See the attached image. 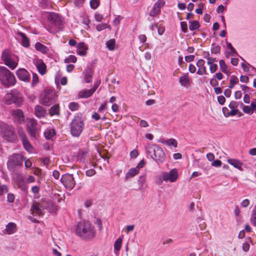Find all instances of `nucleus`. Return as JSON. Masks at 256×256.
I'll list each match as a JSON object with an SVG mask.
<instances>
[{
  "label": "nucleus",
  "instance_id": "nucleus-41",
  "mask_svg": "<svg viewBox=\"0 0 256 256\" xmlns=\"http://www.w3.org/2000/svg\"><path fill=\"white\" fill-rule=\"evenodd\" d=\"M116 42L114 39H110L106 42V48L110 50H113L115 48Z\"/></svg>",
  "mask_w": 256,
  "mask_h": 256
},
{
  "label": "nucleus",
  "instance_id": "nucleus-1",
  "mask_svg": "<svg viewBox=\"0 0 256 256\" xmlns=\"http://www.w3.org/2000/svg\"><path fill=\"white\" fill-rule=\"evenodd\" d=\"M76 234L84 239H92L95 236L94 226L89 222H80L76 226Z\"/></svg>",
  "mask_w": 256,
  "mask_h": 256
},
{
  "label": "nucleus",
  "instance_id": "nucleus-55",
  "mask_svg": "<svg viewBox=\"0 0 256 256\" xmlns=\"http://www.w3.org/2000/svg\"><path fill=\"white\" fill-rule=\"evenodd\" d=\"M180 27L184 32H186L188 31V25L186 22H180Z\"/></svg>",
  "mask_w": 256,
  "mask_h": 256
},
{
  "label": "nucleus",
  "instance_id": "nucleus-11",
  "mask_svg": "<svg viewBox=\"0 0 256 256\" xmlns=\"http://www.w3.org/2000/svg\"><path fill=\"white\" fill-rule=\"evenodd\" d=\"M37 126V121L34 118L30 119L26 124L28 133L30 136L34 140L36 139V135L38 132Z\"/></svg>",
  "mask_w": 256,
  "mask_h": 256
},
{
  "label": "nucleus",
  "instance_id": "nucleus-44",
  "mask_svg": "<svg viewBox=\"0 0 256 256\" xmlns=\"http://www.w3.org/2000/svg\"><path fill=\"white\" fill-rule=\"evenodd\" d=\"M48 18L49 20H52L54 22L58 21L60 19L58 15L57 14L54 12L50 13L48 14Z\"/></svg>",
  "mask_w": 256,
  "mask_h": 256
},
{
  "label": "nucleus",
  "instance_id": "nucleus-14",
  "mask_svg": "<svg viewBox=\"0 0 256 256\" xmlns=\"http://www.w3.org/2000/svg\"><path fill=\"white\" fill-rule=\"evenodd\" d=\"M18 78L25 82H29L30 80V75L28 72L24 68H19L16 72Z\"/></svg>",
  "mask_w": 256,
  "mask_h": 256
},
{
  "label": "nucleus",
  "instance_id": "nucleus-59",
  "mask_svg": "<svg viewBox=\"0 0 256 256\" xmlns=\"http://www.w3.org/2000/svg\"><path fill=\"white\" fill-rule=\"evenodd\" d=\"M240 88L244 93L250 92L253 91V90H250V88L249 87L246 85H242L240 86Z\"/></svg>",
  "mask_w": 256,
  "mask_h": 256
},
{
  "label": "nucleus",
  "instance_id": "nucleus-56",
  "mask_svg": "<svg viewBox=\"0 0 256 256\" xmlns=\"http://www.w3.org/2000/svg\"><path fill=\"white\" fill-rule=\"evenodd\" d=\"M204 58L206 60L207 62L208 60L210 61H217L216 58H212L210 56V54L209 52H207L206 54L204 55Z\"/></svg>",
  "mask_w": 256,
  "mask_h": 256
},
{
  "label": "nucleus",
  "instance_id": "nucleus-3",
  "mask_svg": "<svg viewBox=\"0 0 256 256\" xmlns=\"http://www.w3.org/2000/svg\"><path fill=\"white\" fill-rule=\"evenodd\" d=\"M5 104L8 105L12 104H15L17 106H20L24 102V97L21 92L16 89L10 90L4 96Z\"/></svg>",
  "mask_w": 256,
  "mask_h": 256
},
{
  "label": "nucleus",
  "instance_id": "nucleus-23",
  "mask_svg": "<svg viewBox=\"0 0 256 256\" xmlns=\"http://www.w3.org/2000/svg\"><path fill=\"white\" fill-rule=\"evenodd\" d=\"M12 116L16 118L20 122H24V114L22 110L17 109L12 112Z\"/></svg>",
  "mask_w": 256,
  "mask_h": 256
},
{
  "label": "nucleus",
  "instance_id": "nucleus-60",
  "mask_svg": "<svg viewBox=\"0 0 256 256\" xmlns=\"http://www.w3.org/2000/svg\"><path fill=\"white\" fill-rule=\"evenodd\" d=\"M213 77L214 78L216 79L220 80L223 78L224 75L222 72H218L216 73L214 75Z\"/></svg>",
  "mask_w": 256,
  "mask_h": 256
},
{
  "label": "nucleus",
  "instance_id": "nucleus-32",
  "mask_svg": "<svg viewBox=\"0 0 256 256\" xmlns=\"http://www.w3.org/2000/svg\"><path fill=\"white\" fill-rule=\"evenodd\" d=\"M217 61H210L207 62V64L209 66L210 71L212 74L214 73L218 68V66L215 64Z\"/></svg>",
  "mask_w": 256,
  "mask_h": 256
},
{
  "label": "nucleus",
  "instance_id": "nucleus-24",
  "mask_svg": "<svg viewBox=\"0 0 256 256\" xmlns=\"http://www.w3.org/2000/svg\"><path fill=\"white\" fill-rule=\"evenodd\" d=\"M94 90H82L80 91L78 95L79 98H86L91 96L94 94Z\"/></svg>",
  "mask_w": 256,
  "mask_h": 256
},
{
  "label": "nucleus",
  "instance_id": "nucleus-20",
  "mask_svg": "<svg viewBox=\"0 0 256 256\" xmlns=\"http://www.w3.org/2000/svg\"><path fill=\"white\" fill-rule=\"evenodd\" d=\"M17 231L16 224L14 222H9L6 226V229L4 230V234H12Z\"/></svg>",
  "mask_w": 256,
  "mask_h": 256
},
{
  "label": "nucleus",
  "instance_id": "nucleus-29",
  "mask_svg": "<svg viewBox=\"0 0 256 256\" xmlns=\"http://www.w3.org/2000/svg\"><path fill=\"white\" fill-rule=\"evenodd\" d=\"M35 48L42 54H46L49 51L48 48L39 42H37L35 44Z\"/></svg>",
  "mask_w": 256,
  "mask_h": 256
},
{
  "label": "nucleus",
  "instance_id": "nucleus-42",
  "mask_svg": "<svg viewBox=\"0 0 256 256\" xmlns=\"http://www.w3.org/2000/svg\"><path fill=\"white\" fill-rule=\"evenodd\" d=\"M189 28L190 30H194L199 28L200 25L197 20H193L190 22Z\"/></svg>",
  "mask_w": 256,
  "mask_h": 256
},
{
  "label": "nucleus",
  "instance_id": "nucleus-61",
  "mask_svg": "<svg viewBox=\"0 0 256 256\" xmlns=\"http://www.w3.org/2000/svg\"><path fill=\"white\" fill-rule=\"evenodd\" d=\"M212 166L214 167H220L222 166V162L220 160H216L212 162Z\"/></svg>",
  "mask_w": 256,
  "mask_h": 256
},
{
  "label": "nucleus",
  "instance_id": "nucleus-64",
  "mask_svg": "<svg viewBox=\"0 0 256 256\" xmlns=\"http://www.w3.org/2000/svg\"><path fill=\"white\" fill-rule=\"evenodd\" d=\"M138 155V152L136 150H134L130 152V156L132 158H136Z\"/></svg>",
  "mask_w": 256,
  "mask_h": 256
},
{
  "label": "nucleus",
  "instance_id": "nucleus-22",
  "mask_svg": "<svg viewBox=\"0 0 256 256\" xmlns=\"http://www.w3.org/2000/svg\"><path fill=\"white\" fill-rule=\"evenodd\" d=\"M18 34L20 36L21 38L22 45L26 48H28L30 46V39L26 36V34L22 32H18Z\"/></svg>",
  "mask_w": 256,
  "mask_h": 256
},
{
  "label": "nucleus",
  "instance_id": "nucleus-21",
  "mask_svg": "<svg viewBox=\"0 0 256 256\" xmlns=\"http://www.w3.org/2000/svg\"><path fill=\"white\" fill-rule=\"evenodd\" d=\"M227 162L230 164L232 166L238 169V170L240 171L243 170L242 168L243 164L240 160L234 158H228V159Z\"/></svg>",
  "mask_w": 256,
  "mask_h": 256
},
{
  "label": "nucleus",
  "instance_id": "nucleus-58",
  "mask_svg": "<svg viewBox=\"0 0 256 256\" xmlns=\"http://www.w3.org/2000/svg\"><path fill=\"white\" fill-rule=\"evenodd\" d=\"M107 28V24H98L96 26V30L98 31H101Z\"/></svg>",
  "mask_w": 256,
  "mask_h": 256
},
{
  "label": "nucleus",
  "instance_id": "nucleus-8",
  "mask_svg": "<svg viewBox=\"0 0 256 256\" xmlns=\"http://www.w3.org/2000/svg\"><path fill=\"white\" fill-rule=\"evenodd\" d=\"M23 160H25V158L21 154H12L9 156L6 163L8 168L14 170L16 166H22Z\"/></svg>",
  "mask_w": 256,
  "mask_h": 256
},
{
  "label": "nucleus",
  "instance_id": "nucleus-10",
  "mask_svg": "<svg viewBox=\"0 0 256 256\" xmlns=\"http://www.w3.org/2000/svg\"><path fill=\"white\" fill-rule=\"evenodd\" d=\"M44 206L42 203V199L39 201H34L31 206L30 212L33 215L42 216L44 214Z\"/></svg>",
  "mask_w": 256,
  "mask_h": 256
},
{
  "label": "nucleus",
  "instance_id": "nucleus-38",
  "mask_svg": "<svg viewBox=\"0 0 256 256\" xmlns=\"http://www.w3.org/2000/svg\"><path fill=\"white\" fill-rule=\"evenodd\" d=\"M250 242L252 243L250 238H248L246 239V242L242 244V249L245 252H247L250 249Z\"/></svg>",
  "mask_w": 256,
  "mask_h": 256
},
{
  "label": "nucleus",
  "instance_id": "nucleus-15",
  "mask_svg": "<svg viewBox=\"0 0 256 256\" xmlns=\"http://www.w3.org/2000/svg\"><path fill=\"white\" fill-rule=\"evenodd\" d=\"M196 65L198 67V70L196 72L200 76L208 74L206 68L205 66V61L203 59H199L196 62Z\"/></svg>",
  "mask_w": 256,
  "mask_h": 256
},
{
  "label": "nucleus",
  "instance_id": "nucleus-54",
  "mask_svg": "<svg viewBox=\"0 0 256 256\" xmlns=\"http://www.w3.org/2000/svg\"><path fill=\"white\" fill-rule=\"evenodd\" d=\"M86 0H74V4L76 7L80 8L82 7Z\"/></svg>",
  "mask_w": 256,
  "mask_h": 256
},
{
  "label": "nucleus",
  "instance_id": "nucleus-39",
  "mask_svg": "<svg viewBox=\"0 0 256 256\" xmlns=\"http://www.w3.org/2000/svg\"><path fill=\"white\" fill-rule=\"evenodd\" d=\"M250 222L254 226H256V204L254 206L252 210L250 218Z\"/></svg>",
  "mask_w": 256,
  "mask_h": 256
},
{
  "label": "nucleus",
  "instance_id": "nucleus-17",
  "mask_svg": "<svg viewBox=\"0 0 256 256\" xmlns=\"http://www.w3.org/2000/svg\"><path fill=\"white\" fill-rule=\"evenodd\" d=\"M46 110L41 106L37 105L34 108V115L38 118H44L46 115Z\"/></svg>",
  "mask_w": 256,
  "mask_h": 256
},
{
  "label": "nucleus",
  "instance_id": "nucleus-2",
  "mask_svg": "<svg viewBox=\"0 0 256 256\" xmlns=\"http://www.w3.org/2000/svg\"><path fill=\"white\" fill-rule=\"evenodd\" d=\"M147 153L156 162L162 163L166 159V154L162 148L156 144H148L146 148Z\"/></svg>",
  "mask_w": 256,
  "mask_h": 256
},
{
  "label": "nucleus",
  "instance_id": "nucleus-30",
  "mask_svg": "<svg viewBox=\"0 0 256 256\" xmlns=\"http://www.w3.org/2000/svg\"><path fill=\"white\" fill-rule=\"evenodd\" d=\"M139 172L138 168H134L130 169L128 172L126 174L125 178L126 180H128L130 178L134 176Z\"/></svg>",
  "mask_w": 256,
  "mask_h": 256
},
{
  "label": "nucleus",
  "instance_id": "nucleus-31",
  "mask_svg": "<svg viewBox=\"0 0 256 256\" xmlns=\"http://www.w3.org/2000/svg\"><path fill=\"white\" fill-rule=\"evenodd\" d=\"M179 82L182 86H188L190 84V78L188 76V74L180 76L179 78Z\"/></svg>",
  "mask_w": 256,
  "mask_h": 256
},
{
  "label": "nucleus",
  "instance_id": "nucleus-37",
  "mask_svg": "<svg viewBox=\"0 0 256 256\" xmlns=\"http://www.w3.org/2000/svg\"><path fill=\"white\" fill-rule=\"evenodd\" d=\"M45 138L47 140H50L55 134V130L54 129H47L44 132Z\"/></svg>",
  "mask_w": 256,
  "mask_h": 256
},
{
  "label": "nucleus",
  "instance_id": "nucleus-18",
  "mask_svg": "<svg viewBox=\"0 0 256 256\" xmlns=\"http://www.w3.org/2000/svg\"><path fill=\"white\" fill-rule=\"evenodd\" d=\"M76 53L80 56H86L87 54L88 46L83 42H80L76 46Z\"/></svg>",
  "mask_w": 256,
  "mask_h": 256
},
{
  "label": "nucleus",
  "instance_id": "nucleus-34",
  "mask_svg": "<svg viewBox=\"0 0 256 256\" xmlns=\"http://www.w3.org/2000/svg\"><path fill=\"white\" fill-rule=\"evenodd\" d=\"M93 75V72L90 70H88L84 73V81L86 83H90L92 80V77Z\"/></svg>",
  "mask_w": 256,
  "mask_h": 256
},
{
  "label": "nucleus",
  "instance_id": "nucleus-26",
  "mask_svg": "<svg viewBox=\"0 0 256 256\" xmlns=\"http://www.w3.org/2000/svg\"><path fill=\"white\" fill-rule=\"evenodd\" d=\"M22 140L24 149L28 152H32L33 148L25 136L22 135Z\"/></svg>",
  "mask_w": 256,
  "mask_h": 256
},
{
  "label": "nucleus",
  "instance_id": "nucleus-63",
  "mask_svg": "<svg viewBox=\"0 0 256 256\" xmlns=\"http://www.w3.org/2000/svg\"><path fill=\"white\" fill-rule=\"evenodd\" d=\"M218 100L220 105H223L226 102V98L223 96H220L218 97Z\"/></svg>",
  "mask_w": 256,
  "mask_h": 256
},
{
  "label": "nucleus",
  "instance_id": "nucleus-35",
  "mask_svg": "<svg viewBox=\"0 0 256 256\" xmlns=\"http://www.w3.org/2000/svg\"><path fill=\"white\" fill-rule=\"evenodd\" d=\"M238 83V79L235 76H232L230 77V84L228 86V88L230 89H232L234 88V86Z\"/></svg>",
  "mask_w": 256,
  "mask_h": 256
},
{
  "label": "nucleus",
  "instance_id": "nucleus-12",
  "mask_svg": "<svg viewBox=\"0 0 256 256\" xmlns=\"http://www.w3.org/2000/svg\"><path fill=\"white\" fill-rule=\"evenodd\" d=\"M61 182L67 189L72 190L76 185V182L72 174H66L62 175Z\"/></svg>",
  "mask_w": 256,
  "mask_h": 256
},
{
  "label": "nucleus",
  "instance_id": "nucleus-9",
  "mask_svg": "<svg viewBox=\"0 0 256 256\" xmlns=\"http://www.w3.org/2000/svg\"><path fill=\"white\" fill-rule=\"evenodd\" d=\"M70 132L74 136H78L84 128V123L80 116H75L70 123Z\"/></svg>",
  "mask_w": 256,
  "mask_h": 256
},
{
  "label": "nucleus",
  "instance_id": "nucleus-52",
  "mask_svg": "<svg viewBox=\"0 0 256 256\" xmlns=\"http://www.w3.org/2000/svg\"><path fill=\"white\" fill-rule=\"evenodd\" d=\"M238 103L236 102H235V101H232L229 105H228V107L231 109V110H238L237 108L238 107Z\"/></svg>",
  "mask_w": 256,
  "mask_h": 256
},
{
  "label": "nucleus",
  "instance_id": "nucleus-33",
  "mask_svg": "<svg viewBox=\"0 0 256 256\" xmlns=\"http://www.w3.org/2000/svg\"><path fill=\"white\" fill-rule=\"evenodd\" d=\"M36 68L38 72L42 75L44 74L46 72V65L45 64L42 62L40 63L36 64Z\"/></svg>",
  "mask_w": 256,
  "mask_h": 256
},
{
  "label": "nucleus",
  "instance_id": "nucleus-51",
  "mask_svg": "<svg viewBox=\"0 0 256 256\" xmlns=\"http://www.w3.org/2000/svg\"><path fill=\"white\" fill-rule=\"evenodd\" d=\"M39 82L38 76L37 74H32V86L38 84Z\"/></svg>",
  "mask_w": 256,
  "mask_h": 256
},
{
  "label": "nucleus",
  "instance_id": "nucleus-16",
  "mask_svg": "<svg viewBox=\"0 0 256 256\" xmlns=\"http://www.w3.org/2000/svg\"><path fill=\"white\" fill-rule=\"evenodd\" d=\"M241 106H242V111L244 113L249 114H252L254 112H256V102H252L250 106H244L242 103H241Z\"/></svg>",
  "mask_w": 256,
  "mask_h": 256
},
{
  "label": "nucleus",
  "instance_id": "nucleus-49",
  "mask_svg": "<svg viewBox=\"0 0 256 256\" xmlns=\"http://www.w3.org/2000/svg\"><path fill=\"white\" fill-rule=\"evenodd\" d=\"M165 4V2L164 0H158L154 4V6H156V8L160 9Z\"/></svg>",
  "mask_w": 256,
  "mask_h": 256
},
{
  "label": "nucleus",
  "instance_id": "nucleus-19",
  "mask_svg": "<svg viewBox=\"0 0 256 256\" xmlns=\"http://www.w3.org/2000/svg\"><path fill=\"white\" fill-rule=\"evenodd\" d=\"M42 201L44 206V210H48L50 212H54L56 210V206L52 202L43 199H42Z\"/></svg>",
  "mask_w": 256,
  "mask_h": 256
},
{
  "label": "nucleus",
  "instance_id": "nucleus-62",
  "mask_svg": "<svg viewBox=\"0 0 256 256\" xmlns=\"http://www.w3.org/2000/svg\"><path fill=\"white\" fill-rule=\"evenodd\" d=\"M86 174L88 176H92L96 174V171L94 169H90L86 171Z\"/></svg>",
  "mask_w": 256,
  "mask_h": 256
},
{
  "label": "nucleus",
  "instance_id": "nucleus-25",
  "mask_svg": "<svg viewBox=\"0 0 256 256\" xmlns=\"http://www.w3.org/2000/svg\"><path fill=\"white\" fill-rule=\"evenodd\" d=\"M219 65L220 68L222 72L226 74L227 76H230L231 74L230 70V68L227 66L224 60H220L219 61Z\"/></svg>",
  "mask_w": 256,
  "mask_h": 256
},
{
  "label": "nucleus",
  "instance_id": "nucleus-7",
  "mask_svg": "<svg viewBox=\"0 0 256 256\" xmlns=\"http://www.w3.org/2000/svg\"><path fill=\"white\" fill-rule=\"evenodd\" d=\"M56 100V95L54 91L45 90L40 95V103L46 106H50Z\"/></svg>",
  "mask_w": 256,
  "mask_h": 256
},
{
  "label": "nucleus",
  "instance_id": "nucleus-48",
  "mask_svg": "<svg viewBox=\"0 0 256 256\" xmlns=\"http://www.w3.org/2000/svg\"><path fill=\"white\" fill-rule=\"evenodd\" d=\"M8 191V187L5 185L0 186V196H2L4 194L7 193Z\"/></svg>",
  "mask_w": 256,
  "mask_h": 256
},
{
  "label": "nucleus",
  "instance_id": "nucleus-57",
  "mask_svg": "<svg viewBox=\"0 0 256 256\" xmlns=\"http://www.w3.org/2000/svg\"><path fill=\"white\" fill-rule=\"evenodd\" d=\"M15 196L13 194H8L7 196V200L9 202H13L14 200Z\"/></svg>",
  "mask_w": 256,
  "mask_h": 256
},
{
  "label": "nucleus",
  "instance_id": "nucleus-5",
  "mask_svg": "<svg viewBox=\"0 0 256 256\" xmlns=\"http://www.w3.org/2000/svg\"><path fill=\"white\" fill-rule=\"evenodd\" d=\"M0 81L6 87L14 86L16 83V79L13 74L6 68L0 66Z\"/></svg>",
  "mask_w": 256,
  "mask_h": 256
},
{
  "label": "nucleus",
  "instance_id": "nucleus-36",
  "mask_svg": "<svg viewBox=\"0 0 256 256\" xmlns=\"http://www.w3.org/2000/svg\"><path fill=\"white\" fill-rule=\"evenodd\" d=\"M162 143L167 144L168 146H173L174 148H176L178 146V142L176 140L173 138H171L164 142H162Z\"/></svg>",
  "mask_w": 256,
  "mask_h": 256
},
{
  "label": "nucleus",
  "instance_id": "nucleus-47",
  "mask_svg": "<svg viewBox=\"0 0 256 256\" xmlns=\"http://www.w3.org/2000/svg\"><path fill=\"white\" fill-rule=\"evenodd\" d=\"M90 8L95 10L100 6V0H90Z\"/></svg>",
  "mask_w": 256,
  "mask_h": 256
},
{
  "label": "nucleus",
  "instance_id": "nucleus-28",
  "mask_svg": "<svg viewBox=\"0 0 256 256\" xmlns=\"http://www.w3.org/2000/svg\"><path fill=\"white\" fill-rule=\"evenodd\" d=\"M48 113L51 116H60V107L59 104H56L52 106L49 110Z\"/></svg>",
  "mask_w": 256,
  "mask_h": 256
},
{
  "label": "nucleus",
  "instance_id": "nucleus-27",
  "mask_svg": "<svg viewBox=\"0 0 256 256\" xmlns=\"http://www.w3.org/2000/svg\"><path fill=\"white\" fill-rule=\"evenodd\" d=\"M17 186L23 192H26L28 190V186L23 177H20L16 180Z\"/></svg>",
  "mask_w": 256,
  "mask_h": 256
},
{
  "label": "nucleus",
  "instance_id": "nucleus-43",
  "mask_svg": "<svg viewBox=\"0 0 256 256\" xmlns=\"http://www.w3.org/2000/svg\"><path fill=\"white\" fill-rule=\"evenodd\" d=\"M160 12V10L154 6L150 12V16L154 18L158 16Z\"/></svg>",
  "mask_w": 256,
  "mask_h": 256
},
{
  "label": "nucleus",
  "instance_id": "nucleus-45",
  "mask_svg": "<svg viewBox=\"0 0 256 256\" xmlns=\"http://www.w3.org/2000/svg\"><path fill=\"white\" fill-rule=\"evenodd\" d=\"M76 60L77 58L74 55H70L68 58H66L64 60V62L66 64L70 62L76 63Z\"/></svg>",
  "mask_w": 256,
  "mask_h": 256
},
{
  "label": "nucleus",
  "instance_id": "nucleus-46",
  "mask_svg": "<svg viewBox=\"0 0 256 256\" xmlns=\"http://www.w3.org/2000/svg\"><path fill=\"white\" fill-rule=\"evenodd\" d=\"M80 105L76 102H71L68 104V108L72 111H76L78 110Z\"/></svg>",
  "mask_w": 256,
  "mask_h": 256
},
{
  "label": "nucleus",
  "instance_id": "nucleus-6",
  "mask_svg": "<svg viewBox=\"0 0 256 256\" xmlns=\"http://www.w3.org/2000/svg\"><path fill=\"white\" fill-rule=\"evenodd\" d=\"M2 59L4 64L12 70H14L18 66V57L8 49L3 50Z\"/></svg>",
  "mask_w": 256,
  "mask_h": 256
},
{
  "label": "nucleus",
  "instance_id": "nucleus-53",
  "mask_svg": "<svg viewBox=\"0 0 256 256\" xmlns=\"http://www.w3.org/2000/svg\"><path fill=\"white\" fill-rule=\"evenodd\" d=\"M199 223V226L200 230H202L206 229V225L204 222L202 220L199 218L198 222Z\"/></svg>",
  "mask_w": 256,
  "mask_h": 256
},
{
  "label": "nucleus",
  "instance_id": "nucleus-40",
  "mask_svg": "<svg viewBox=\"0 0 256 256\" xmlns=\"http://www.w3.org/2000/svg\"><path fill=\"white\" fill-rule=\"evenodd\" d=\"M122 239L121 238H118L114 244V250L116 251H119L122 247Z\"/></svg>",
  "mask_w": 256,
  "mask_h": 256
},
{
  "label": "nucleus",
  "instance_id": "nucleus-50",
  "mask_svg": "<svg viewBox=\"0 0 256 256\" xmlns=\"http://www.w3.org/2000/svg\"><path fill=\"white\" fill-rule=\"evenodd\" d=\"M220 46H215L211 48V52L214 54H217L220 52Z\"/></svg>",
  "mask_w": 256,
  "mask_h": 256
},
{
  "label": "nucleus",
  "instance_id": "nucleus-13",
  "mask_svg": "<svg viewBox=\"0 0 256 256\" xmlns=\"http://www.w3.org/2000/svg\"><path fill=\"white\" fill-rule=\"evenodd\" d=\"M178 178V170L176 168L172 169L169 172L162 174V179L165 182H175Z\"/></svg>",
  "mask_w": 256,
  "mask_h": 256
},
{
  "label": "nucleus",
  "instance_id": "nucleus-4",
  "mask_svg": "<svg viewBox=\"0 0 256 256\" xmlns=\"http://www.w3.org/2000/svg\"><path fill=\"white\" fill-rule=\"evenodd\" d=\"M0 134L2 138L8 142H14L17 139V136L13 126L5 123L0 124Z\"/></svg>",
  "mask_w": 256,
  "mask_h": 256
}]
</instances>
